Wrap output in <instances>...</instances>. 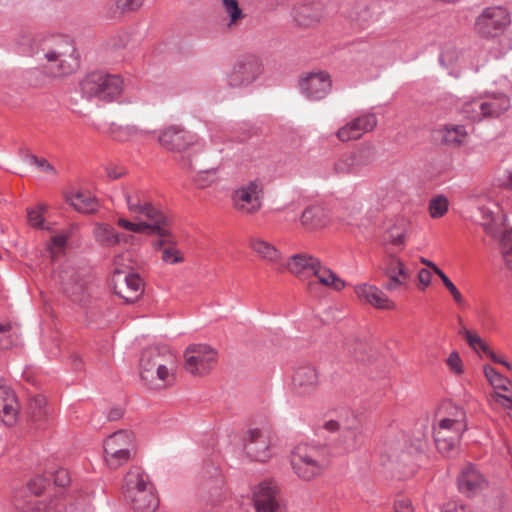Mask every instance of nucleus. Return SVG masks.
<instances>
[{"label":"nucleus","mask_w":512,"mask_h":512,"mask_svg":"<svg viewBox=\"0 0 512 512\" xmlns=\"http://www.w3.org/2000/svg\"><path fill=\"white\" fill-rule=\"evenodd\" d=\"M20 45L24 54L36 57L38 61L46 60L43 68L45 73L52 77L68 76L80 66V55L68 37H25Z\"/></svg>","instance_id":"1"},{"label":"nucleus","mask_w":512,"mask_h":512,"mask_svg":"<svg viewBox=\"0 0 512 512\" xmlns=\"http://www.w3.org/2000/svg\"><path fill=\"white\" fill-rule=\"evenodd\" d=\"M329 464L330 455L325 446L301 444L292 451V468L304 481L321 476Z\"/></svg>","instance_id":"2"},{"label":"nucleus","mask_w":512,"mask_h":512,"mask_svg":"<svg viewBox=\"0 0 512 512\" xmlns=\"http://www.w3.org/2000/svg\"><path fill=\"white\" fill-rule=\"evenodd\" d=\"M286 268L299 279L313 275L320 284L335 291H341L346 286L345 281L338 277L330 268L322 265L320 259L307 253L292 255L286 263Z\"/></svg>","instance_id":"3"},{"label":"nucleus","mask_w":512,"mask_h":512,"mask_svg":"<svg viewBox=\"0 0 512 512\" xmlns=\"http://www.w3.org/2000/svg\"><path fill=\"white\" fill-rule=\"evenodd\" d=\"M165 356L157 347L142 351L140 357V378L151 389H163L173 384L174 373L167 367Z\"/></svg>","instance_id":"4"},{"label":"nucleus","mask_w":512,"mask_h":512,"mask_svg":"<svg viewBox=\"0 0 512 512\" xmlns=\"http://www.w3.org/2000/svg\"><path fill=\"white\" fill-rule=\"evenodd\" d=\"M80 90L87 99L112 102L122 93L123 80L119 75L94 71L87 74L80 82Z\"/></svg>","instance_id":"5"},{"label":"nucleus","mask_w":512,"mask_h":512,"mask_svg":"<svg viewBox=\"0 0 512 512\" xmlns=\"http://www.w3.org/2000/svg\"><path fill=\"white\" fill-rule=\"evenodd\" d=\"M455 416L456 418L441 419L433 430L437 450L446 456L457 450L462 434L467 430L465 412L459 408Z\"/></svg>","instance_id":"6"},{"label":"nucleus","mask_w":512,"mask_h":512,"mask_svg":"<svg viewBox=\"0 0 512 512\" xmlns=\"http://www.w3.org/2000/svg\"><path fill=\"white\" fill-rule=\"evenodd\" d=\"M65 295L74 303L85 304L92 292L91 280L71 265H63L54 273Z\"/></svg>","instance_id":"7"},{"label":"nucleus","mask_w":512,"mask_h":512,"mask_svg":"<svg viewBox=\"0 0 512 512\" xmlns=\"http://www.w3.org/2000/svg\"><path fill=\"white\" fill-rule=\"evenodd\" d=\"M511 23L508 8L490 6L483 9L477 16L474 29L477 35L484 39H493L502 35Z\"/></svg>","instance_id":"8"},{"label":"nucleus","mask_w":512,"mask_h":512,"mask_svg":"<svg viewBox=\"0 0 512 512\" xmlns=\"http://www.w3.org/2000/svg\"><path fill=\"white\" fill-rule=\"evenodd\" d=\"M161 146L170 151L181 154V157H194L198 153V137L184 128L172 125L163 129L158 136ZM182 160L180 158L179 162Z\"/></svg>","instance_id":"9"},{"label":"nucleus","mask_w":512,"mask_h":512,"mask_svg":"<svg viewBox=\"0 0 512 512\" xmlns=\"http://www.w3.org/2000/svg\"><path fill=\"white\" fill-rule=\"evenodd\" d=\"M184 368L194 376L208 374L216 365L217 351L205 344H193L184 352Z\"/></svg>","instance_id":"10"},{"label":"nucleus","mask_w":512,"mask_h":512,"mask_svg":"<svg viewBox=\"0 0 512 512\" xmlns=\"http://www.w3.org/2000/svg\"><path fill=\"white\" fill-rule=\"evenodd\" d=\"M263 65L255 55H244L233 65L228 74V85L233 88L247 87L262 74Z\"/></svg>","instance_id":"11"},{"label":"nucleus","mask_w":512,"mask_h":512,"mask_svg":"<svg viewBox=\"0 0 512 512\" xmlns=\"http://www.w3.org/2000/svg\"><path fill=\"white\" fill-rule=\"evenodd\" d=\"M483 370L492 387V392L488 396L490 405L495 410L512 409V393L509 389L510 379L500 374L490 365H484Z\"/></svg>","instance_id":"12"},{"label":"nucleus","mask_w":512,"mask_h":512,"mask_svg":"<svg viewBox=\"0 0 512 512\" xmlns=\"http://www.w3.org/2000/svg\"><path fill=\"white\" fill-rule=\"evenodd\" d=\"M263 183L260 179L250 180L243 184L232 194L233 205L236 210L254 214L262 207Z\"/></svg>","instance_id":"13"},{"label":"nucleus","mask_w":512,"mask_h":512,"mask_svg":"<svg viewBox=\"0 0 512 512\" xmlns=\"http://www.w3.org/2000/svg\"><path fill=\"white\" fill-rule=\"evenodd\" d=\"M154 234L158 235V239L153 242V247L162 252L161 259L167 264H177L184 261V257L180 250L176 247V239L170 230V220L166 219L165 223L154 226Z\"/></svg>","instance_id":"14"},{"label":"nucleus","mask_w":512,"mask_h":512,"mask_svg":"<svg viewBox=\"0 0 512 512\" xmlns=\"http://www.w3.org/2000/svg\"><path fill=\"white\" fill-rule=\"evenodd\" d=\"M476 212L479 218L482 220L481 225L483 226L485 232L491 235L494 239L498 240L499 250L502 258L507 267L510 268V264L512 262V230L505 229L499 233L496 229H494L490 224L493 211L488 206L480 205L477 207Z\"/></svg>","instance_id":"15"},{"label":"nucleus","mask_w":512,"mask_h":512,"mask_svg":"<svg viewBox=\"0 0 512 512\" xmlns=\"http://www.w3.org/2000/svg\"><path fill=\"white\" fill-rule=\"evenodd\" d=\"M253 502L257 512H287L273 481H263L253 492Z\"/></svg>","instance_id":"16"},{"label":"nucleus","mask_w":512,"mask_h":512,"mask_svg":"<svg viewBox=\"0 0 512 512\" xmlns=\"http://www.w3.org/2000/svg\"><path fill=\"white\" fill-rule=\"evenodd\" d=\"M123 196L130 212L142 214L148 220H155L156 225L165 223L168 217L158 208L154 207L147 199L143 191L137 189H123Z\"/></svg>","instance_id":"17"},{"label":"nucleus","mask_w":512,"mask_h":512,"mask_svg":"<svg viewBox=\"0 0 512 512\" xmlns=\"http://www.w3.org/2000/svg\"><path fill=\"white\" fill-rule=\"evenodd\" d=\"M208 153H200L194 157H182L180 161V166L182 169L186 171H197L196 176L194 177V182L200 188H205L209 186L213 182V178L220 165L221 161H218L212 165L206 163L204 160L207 158Z\"/></svg>","instance_id":"18"},{"label":"nucleus","mask_w":512,"mask_h":512,"mask_svg":"<svg viewBox=\"0 0 512 512\" xmlns=\"http://www.w3.org/2000/svg\"><path fill=\"white\" fill-rule=\"evenodd\" d=\"M360 426V420L358 417L351 414V417L342 425L335 420H330L325 423L324 428L331 432L337 431L341 428L342 435L340 439V448L341 452L346 453L357 449L361 445Z\"/></svg>","instance_id":"19"},{"label":"nucleus","mask_w":512,"mask_h":512,"mask_svg":"<svg viewBox=\"0 0 512 512\" xmlns=\"http://www.w3.org/2000/svg\"><path fill=\"white\" fill-rule=\"evenodd\" d=\"M301 93L309 100L325 98L332 88L330 75L325 71L310 72L299 82Z\"/></svg>","instance_id":"20"},{"label":"nucleus","mask_w":512,"mask_h":512,"mask_svg":"<svg viewBox=\"0 0 512 512\" xmlns=\"http://www.w3.org/2000/svg\"><path fill=\"white\" fill-rule=\"evenodd\" d=\"M113 280L115 293L126 303H134L143 292L142 279L136 273H124L115 270Z\"/></svg>","instance_id":"21"},{"label":"nucleus","mask_w":512,"mask_h":512,"mask_svg":"<svg viewBox=\"0 0 512 512\" xmlns=\"http://www.w3.org/2000/svg\"><path fill=\"white\" fill-rule=\"evenodd\" d=\"M319 384L316 368L310 364L298 366L292 375V390L298 396L313 394Z\"/></svg>","instance_id":"22"},{"label":"nucleus","mask_w":512,"mask_h":512,"mask_svg":"<svg viewBox=\"0 0 512 512\" xmlns=\"http://www.w3.org/2000/svg\"><path fill=\"white\" fill-rule=\"evenodd\" d=\"M243 441L244 452L251 460L265 462L270 458V444L267 436L261 430L250 429Z\"/></svg>","instance_id":"23"},{"label":"nucleus","mask_w":512,"mask_h":512,"mask_svg":"<svg viewBox=\"0 0 512 512\" xmlns=\"http://www.w3.org/2000/svg\"><path fill=\"white\" fill-rule=\"evenodd\" d=\"M377 125L376 115L373 113L363 114L337 131V137L340 141L346 142L350 140H357L363 134L372 131Z\"/></svg>","instance_id":"24"},{"label":"nucleus","mask_w":512,"mask_h":512,"mask_svg":"<svg viewBox=\"0 0 512 512\" xmlns=\"http://www.w3.org/2000/svg\"><path fill=\"white\" fill-rule=\"evenodd\" d=\"M480 121L497 118L510 107V99L504 94H492L477 97Z\"/></svg>","instance_id":"25"},{"label":"nucleus","mask_w":512,"mask_h":512,"mask_svg":"<svg viewBox=\"0 0 512 512\" xmlns=\"http://www.w3.org/2000/svg\"><path fill=\"white\" fill-rule=\"evenodd\" d=\"M382 271L388 278L383 287L390 292L398 290L408 278V272L403 262L393 254L386 258Z\"/></svg>","instance_id":"26"},{"label":"nucleus","mask_w":512,"mask_h":512,"mask_svg":"<svg viewBox=\"0 0 512 512\" xmlns=\"http://www.w3.org/2000/svg\"><path fill=\"white\" fill-rule=\"evenodd\" d=\"M154 488L149 475L140 467L131 468L124 477L123 494L125 498L135 496L144 489Z\"/></svg>","instance_id":"27"},{"label":"nucleus","mask_w":512,"mask_h":512,"mask_svg":"<svg viewBox=\"0 0 512 512\" xmlns=\"http://www.w3.org/2000/svg\"><path fill=\"white\" fill-rule=\"evenodd\" d=\"M354 290L361 300L366 301L375 308L392 310L395 307L394 302L377 286L363 283L355 286Z\"/></svg>","instance_id":"28"},{"label":"nucleus","mask_w":512,"mask_h":512,"mask_svg":"<svg viewBox=\"0 0 512 512\" xmlns=\"http://www.w3.org/2000/svg\"><path fill=\"white\" fill-rule=\"evenodd\" d=\"M486 485L483 475L472 464L467 465L458 477L459 490L468 495H474Z\"/></svg>","instance_id":"29"},{"label":"nucleus","mask_w":512,"mask_h":512,"mask_svg":"<svg viewBox=\"0 0 512 512\" xmlns=\"http://www.w3.org/2000/svg\"><path fill=\"white\" fill-rule=\"evenodd\" d=\"M249 245L253 252L268 264L279 268L284 267L281 252L271 243L260 238H253L250 240Z\"/></svg>","instance_id":"30"},{"label":"nucleus","mask_w":512,"mask_h":512,"mask_svg":"<svg viewBox=\"0 0 512 512\" xmlns=\"http://www.w3.org/2000/svg\"><path fill=\"white\" fill-rule=\"evenodd\" d=\"M330 221L326 209L320 205L307 207L300 216L302 226L307 230L324 228Z\"/></svg>","instance_id":"31"},{"label":"nucleus","mask_w":512,"mask_h":512,"mask_svg":"<svg viewBox=\"0 0 512 512\" xmlns=\"http://www.w3.org/2000/svg\"><path fill=\"white\" fill-rule=\"evenodd\" d=\"M19 405L13 390L6 386H0V414L6 425H12L18 414Z\"/></svg>","instance_id":"32"},{"label":"nucleus","mask_w":512,"mask_h":512,"mask_svg":"<svg viewBox=\"0 0 512 512\" xmlns=\"http://www.w3.org/2000/svg\"><path fill=\"white\" fill-rule=\"evenodd\" d=\"M135 512H155L159 506V499L155 493V487L144 489L142 492L126 498Z\"/></svg>","instance_id":"33"},{"label":"nucleus","mask_w":512,"mask_h":512,"mask_svg":"<svg viewBox=\"0 0 512 512\" xmlns=\"http://www.w3.org/2000/svg\"><path fill=\"white\" fill-rule=\"evenodd\" d=\"M295 21L298 26L311 27L322 18V10L319 4H303L295 10Z\"/></svg>","instance_id":"34"},{"label":"nucleus","mask_w":512,"mask_h":512,"mask_svg":"<svg viewBox=\"0 0 512 512\" xmlns=\"http://www.w3.org/2000/svg\"><path fill=\"white\" fill-rule=\"evenodd\" d=\"M94 236L97 242L105 246H115L127 239L126 235L117 233L108 224H98L94 229Z\"/></svg>","instance_id":"35"},{"label":"nucleus","mask_w":512,"mask_h":512,"mask_svg":"<svg viewBox=\"0 0 512 512\" xmlns=\"http://www.w3.org/2000/svg\"><path fill=\"white\" fill-rule=\"evenodd\" d=\"M112 443L111 441L109 444H104V454L108 466L116 469L131 458L133 448L116 449Z\"/></svg>","instance_id":"36"},{"label":"nucleus","mask_w":512,"mask_h":512,"mask_svg":"<svg viewBox=\"0 0 512 512\" xmlns=\"http://www.w3.org/2000/svg\"><path fill=\"white\" fill-rule=\"evenodd\" d=\"M68 201L81 213H93L99 208L97 199L85 192H77L71 195L68 197Z\"/></svg>","instance_id":"37"},{"label":"nucleus","mask_w":512,"mask_h":512,"mask_svg":"<svg viewBox=\"0 0 512 512\" xmlns=\"http://www.w3.org/2000/svg\"><path fill=\"white\" fill-rule=\"evenodd\" d=\"M441 133L442 142L453 147L462 145L467 137V131L463 125H445Z\"/></svg>","instance_id":"38"},{"label":"nucleus","mask_w":512,"mask_h":512,"mask_svg":"<svg viewBox=\"0 0 512 512\" xmlns=\"http://www.w3.org/2000/svg\"><path fill=\"white\" fill-rule=\"evenodd\" d=\"M46 399L42 395H35L29 399L28 413L34 423H41L47 415Z\"/></svg>","instance_id":"39"},{"label":"nucleus","mask_w":512,"mask_h":512,"mask_svg":"<svg viewBox=\"0 0 512 512\" xmlns=\"http://www.w3.org/2000/svg\"><path fill=\"white\" fill-rule=\"evenodd\" d=\"M111 133L114 139L117 141H128L135 136H147L150 131L139 128L135 125L117 126L111 128Z\"/></svg>","instance_id":"40"},{"label":"nucleus","mask_w":512,"mask_h":512,"mask_svg":"<svg viewBox=\"0 0 512 512\" xmlns=\"http://www.w3.org/2000/svg\"><path fill=\"white\" fill-rule=\"evenodd\" d=\"M224 13L228 16L229 28L237 25L239 21L245 18L243 10L240 8L237 0H221Z\"/></svg>","instance_id":"41"},{"label":"nucleus","mask_w":512,"mask_h":512,"mask_svg":"<svg viewBox=\"0 0 512 512\" xmlns=\"http://www.w3.org/2000/svg\"><path fill=\"white\" fill-rule=\"evenodd\" d=\"M357 171L359 172L363 167L370 165L375 160V151L372 147H361L350 153Z\"/></svg>","instance_id":"42"},{"label":"nucleus","mask_w":512,"mask_h":512,"mask_svg":"<svg viewBox=\"0 0 512 512\" xmlns=\"http://www.w3.org/2000/svg\"><path fill=\"white\" fill-rule=\"evenodd\" d=\"M111 441L116 449L133 448V434L129 431L120 430L113 433L105 440L104 444H109Z\"/></svg>","instance_id":"43"},{"label":"nucleus","mask_w":512,"mask_h":512,"mask_svg":"<svg viewBox=\"0 0 512 512\" xmlns=\"http://www.w3.org/2000/svg\"><path fill=\"white\" fill-rule=\"evenodd\" d=\"M150 222H141V223H133L126 219L119 218L117 224L131 232L135 233H143L144 231H148L149 233L154 234V226H156L155 220H149Z\"/></svg>","instance_id":"44"},{"label":"nucleus","mask_w":512,"mask_h":512,"mask_svg":"<svg viewBox=\"0 0 512 512\" xmlns=\"http://www.w3.org/2000/svg\"><path fill=\"white\" fill-rule=\"evenodd\" d=\"M479 105L477 97L471 100L465 101L460 109V112L464 118L471 122H480L479 116Z\"/></svg>","instance_id":"45"},{"label":"nucleus","mask_w":512,"mask_h":512,"mask_svg":"<svg viewBox=\"0 0 512 512\" xmlns=\"http://www.w3.org/2000/svg\"><path fill=\"white\" fill-rule=\"evenodd\" d=\"M448 200L445 196L439 195L429 203V213L432 218H440L448 211Z\"/></svg>","instance_id":"46"},{"label":"nucleus","mask_w":512,"mask_h":512,"mask_svg":"<svg viewBox=\"0 0 512 512\" xmlns=\"http://www.w3.org/2000/svg\"><path fill=\"white\" fill-rule=\"evenodd\" d=\"M334 170L337 174H351L358 172L350 153L342 155L335 162Z\"/></svg>","instance_id":"47"},{"label":"nucleus","mask_w":512,"mask_h":512,"mask_svg":"<svg viewBox=\"0 0 512 512\" xmlns=\"http://www.w3.org/2000/svg\"><path fill=\"white\" fill-rule=\"evenodd\" d=\"M21 157L24 161H28L31 164H34L36 167L45 172H50L53 174L56 173L55 168L45 158L39 159L37 156L29 153L28 151H21Z\"/></svg>","instance_id":"48"},{"label":"nucleus","mask_w":512,"mask_h":512,"mask_svg":"<svg viewBox=\"0 0 512 512\" xmlns=\"http://www.w3.org/2000/svg\"><path fill=\"white\" fill-rule=\"evenodd\" d=\"M46 209L45 205H38L34 208L27 209V218L29 223L36 228H43L44 217L43 211Z\"/></svg>","instance_id":"49"},{"label":"nucleus","mask_w":512,"mask_h":512,"mask_svg":"<svg viewBox=\"0 0 512 512\" xmlns=\"http://www.w3.org/2000/svg\"><path fill=\"white\" fill-rule=\"evenodd\" d=\"M50 483V479L46 476L38 475L32 478L27 486L28 490L35 496H39L43 493L47 485Z\"/></svg>","instance_id":"50"},{"label":"nucleus","mask_w":512,"mask_h":512,"mask_svg":"<svg viewBox=\"0 0 512 512\" xmlns=\"http://www.w3.org/2000/svg\"><path fill=\"white\" fill-rule=\"evenodd\" d=\"M439 278L442 280L444 286L446 289L451 293L453 296L454 301L458 305H462L464 302L462 294L459 292L457 287L454 285V283L447 277V275L444 272L439 273Z\"/></svg>","instance_id":"51"},{"label":"nucleus","mask_w":512,"mask_h":512,"mask_svg":"<svg viewBox=\"0 0 512 512\" xmlns=\"http://www.w3.org/2000/svg\"><path fill=\"white\" fill-rule=\"evenodd\" d=\"M48 479H50V481L53 480L54 484L59 487H65L71 481L69 472L64 468L50 472Z\"/></svg>","instance_id":"52"},{"label":"nucleus","mask_w":512,"mask_h":512,"mask_svg":"<svg viewBox=\"0 0 512 512\" xmlns=\"http://www.w3.org/2000/svg\"><path fill=\"white\" fill-rule=\"evenodd\" d=\"M446 364L449 367V369L457 375H460L464 372L462 360L457 351H452L450 353L449 357L446 360Z\"/></svg>","instance_id":"53"},{"label":"nucleus","mask_w":512,"mask_h":512,"mask_svg":"<svg viewBox=\"0 0 512 512\" xmlns=\"http://www.w3.org/2000/svg\"><path fill=\"white\" fill-rule=\"evenodd\" d=\"M497 183L501 187L511 188L512 187V171L508 168L502 169L501 167L497 170Z\"/></svg>","instance_id":"54"},{"label":"nucleus","mask_w":512,"mask_h":512,"mask_svg":"<svg viewBox=\"0 0 512 512\" xmlns=\"http://www.w3.org/2000/svg\"><path fill=\"white\" fill-rule=\"evenodd\" d=\"M459 334L462 335L467 341L468 345L475 351L478 352V345L482 341L481 337L468 329L459 330Z\"/></svg>","instance_id":"55"},{"label":"nucleus","mask_w":512,"mask_h":512,"mask_svg":"<svg viewBox=\"0 0 512 512\" xmlns=\"http://www.w3.org/2000/svg\"><path fill=\"white\" fill-rule=\"evenodd\" d=\"M143 3L144 0H115L117 8L123 12L135 11L140 8Z\"/></svg>","instance_id":"56"},{"label":"nucleus","mask_w":512,"mask_h":512,"mask_svg":"<svg viewBox=\"0 0 512 512\" xmlns=\"http://www.w3.org/2000/svg\"><path fill=\"white\" fill-rule=\"evenodd\" d=\"M393 511L396 512H414L411 500L406 497H401L394 501Z\"/></svg>","instance_id":"57"},{"label":"nucleus","mask_w":512,"mask_h":512,"mask_svg":"<svg viewBox=\"0 0 512 512\" xmlns=\"http://www.w3.org/2000/svg\"><path fill=\"white\" fill-rule=\"evenodd\" d=\"M388 239L393 245L400 246L403 245L405 242V234L403 231L395 232V229H391L388 232Z\"/></svg>","instance_id":"58"},{"label":"nucleus","mask_w":512,"mask_h":512,"mask_svg":"<svg viewBox=\"0 0 512 512\" xmlns=\"http://www.w3.org/2000/svg\"><path fill=\"white\" fill-rule=\"evenodd\" d=\"M441 512H466V510L463 505H460L455 501H450L442 506Z\"/></svg>","instance_id":"59"},{"label":"nucleus","mask_w":512,"mask_h":512,"mask_svg":"<svg viewBox=\"0 0 512 512\" xmlns=\"http://www.w3.org/2000/svg\"><path fill=\"white\" fill-rule=\"evenodd\" d=\"M418 279L420 284L423 285L422 290H424L426 287H428L431 283L432 274L428 269H421L418 273Z\"/></svg>","instance_id":"60"},{"label":"nucleus","mask_w":512,"mask_h":512,"mask_svg":"<svg viewBox=\"0 0 512 512\" xmlns=\"http://www.w3.org/2000/svg\"><path fill=\"white\" fill-rule=\"evenodd\" d=\"M365 349V344L359 341L355 342L354 348H348V352L353 354L357 360H361L360 353H362Z\"/></svg>","instance_id":"61"},{"label":"nucleus","mask_w":512,"mask_h":512,"mask_svg":"<svg viewBox=\"0 0 512 512\" xmlns=\"http://www.w3.org/2000/svg\"><path fill=\"white\" fill-rule=\"evenodd\" d=\"M67 238L64 235H55L51 238V243L53 246L58 248H63L66 245Z\"/></svg>","instance_id":"62"},{"label":"nucleus","mask_w":512,"mask_h":512,"mask_svg":"<svg viewBox=\"0 0 512 512\" xmlns=\"http://www.w3.org/2000/svg\"><path fill=\"white\" fill-rule=\"evenodd\" d=\"M123 414V411L121 408H112L108 413V420L115 421L119 419Z\"/></svg>","instance_id":"63"},{"label":"nucleus","mask_w":512,"mask_h":512,"mask_svg":"<svg viewBox=\"0 0 512 512\" xmlns=\"http://www.w3.org/2000/svg\"><path fill=\"white\" fill-rule=\"evenodd\" d=\"M421 263H423L424 265H426L427 267H429L430 269L433 270V272L436 274V275H439L440 272H443L441 269H439V267L433 263L432 261L430 260H427L425 258H421Z\"/></svg>","instance_id":"64"}]
</instances>
